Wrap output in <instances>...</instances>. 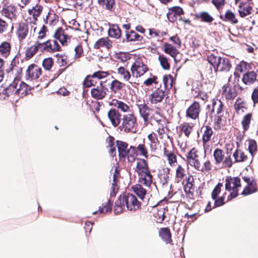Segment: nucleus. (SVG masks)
Wrapping results in <instances>:
<instances>
[{"mask_svg":"<svg viewBox=\"0 0 258 258\" xmlns=\"http://www.w3.org/2000/svg\"><path fill=\"white\" fill-rule=\"evenodd\" d=\"M201 110V106L199 103L195 101L187 109L186 116L193 120L199 119Z\"/></svg>","mask_w":258,"mask_h":258,"instance_id":"nucleus-10","label":"nucleus"},{"mask_svg":"<svg viewBox=\"0 0 258 258\" xmlns=\"http://www.w3.org/2000/svg\"><path fill=\"white\" fill-rule=\"evenodd\" d=\"M225 189L231 191L227 197V201L238 196V187L241 186L240 179L237 177H228L225 179Z\"/></svg>","mask_w":258,"mask_h":258,"instance_id":"nucleus-3","label":"nucleus"},{"mask_svg":"<svg viewBox=\"0 0 258 258\" xmlns=\"http://www.w3.org/2000/svg\"><path fill=\"white\" fill-rule=\"evenodd\" d=\"M223 104L220 100H215L213 99L212 100V111L214 112L216 111L217 114H220L223 109Z\"/></svg>","mask_w":258,"mask_h":258,"instance_id":"nucleus-38","label":"nucleus"},{"mask_svg":"<svg viewBox=\"0 0 258 258\" xmlns=\"http://www.w3.org/2000/svg\"><path fill=\"white\" fill-rule=\"evenodd\" d=\"M103 82H98L99 85L91 90V94L94 98L101 99L106 95L107 89L103 86Z\"/></svg>","mask_w":258,"mask_h":258,"instance_id":"nucleus-12","label":"nucleus"},{"mask_svg":"<svg viewBox=\"0 0 258 258\" xmlns=\"http://www.w3.org/2000/svg\"><path fill=\"white\" fill-rule=\"evenodd\" d=\"M196 169L203 172L210 171L211 169V165L210 161H206L203 166L200 163V167L198 166V168H196Z\"/></svg>","mask_w":258,"mask_h":258,"instance_id":"nucleus-58","label":"nucleus"},{"mask_svg":"<svg viewBox=\"0 0 258 258\" xmlns=\"http://www.w3.org/2000/svg\"><path fill=\"white\" fill-rule=\"evenodd\" d=\"M116 174H114L113 175V182L112 183L111 189L110 193L111 197L115 196L118 191V187L116 184Z\"/></svg>","mask_w":258,"mask_h":258,"instance_id":"nucleus-57","label":"nucleus"},{"mask_svg":"<svg viewBox=\"0 0 258 258\" xmlns=\"http://www.w3.org/2000/svg\"><path fill=\"white\" fill-rule=\"evenodd\" d=\"M221 57L216 56L213 54H209L208 56V61L211 65L213 66L214 70H216V68L217 67Z\"/></svg>","mask_w":258,"mask_h":258,"instance_id":"nucleus-49","label":"nucleus"},{"mask_svg":"<svg viewBox=\"0 0 258 258\" xmlns=\"http://www.w3.org/2000/svg\"><path fill=\"white\" fill-rule=\"evenodd\" d=\"M99 4L103 8L111 11L114 5V0H98Z\"/></svg>","mask_w":258,"mask_h":258,"instance_id":"nucleus-42","label":"nucleus"},{"mask_svg":"<svg viewBox=\"0 0 258 258\" xmlns=\"http://www.w3.org/2000/svg\"><path fill=\"white\" fill-rule=\"evenodd\" d=\"M242 81L247 85L252 84L256 81H258V72L250 71L246 73L243 76Z\"/></svg>","mask_w":258,"mask_h":258,"instance_id":"nucleus-18","label":"nucleus"},{"mask_svg":"<svg viewBox=\"0 0 258 258\" xmlns=\"http://www.w3.org/2000/svg\"><path fill=\"white\" fill-rule=\"evenodd\" d=\"M116 144L120 159H124L127 157L129 162H133L135 161L137 156L135 147L131 146L130 148L127 149V144L120 141H117Z\"/></svg>","mask_w":258,"mask_h":258,"instance_id":"nucleus-2","label":"nucleus"},{"mask_svg":"<svg viewBox=\"0 0 258 258\" xmlns=\"http://www.w3.org/2000/svg\"><path fill=\"white\" fill-rule=\"evenodd\" d=\"M115 57L118 61L122 62H126L127 60L130 59V54L128 53L120 52L116 53L115 55Z\"/></svg>","mask_w":258,"mask_h":258,"instance_id":"nucleus-51","label":"nucleus"},{"mask_svg":"<svg viewBox=\"0 0 258 258\" xmlns=\"http://www.w3.org/2000/svg\"><path fill=\"white\" fill-rule=\"evenodd\" d=\"M165 96L164 90L162 88H158L150 95L149 99L151 104H157L162 102Z\"/></svg>","mask_w":258,"mask_h":258,"instance_id":"nucleus-11","label":"nucleus"},{"mask_svg":"<svg viewBox=\"0 0 258 258\" xmlns=\"http://www.w3.org/2000/svg\"><path fill=\"white\" fill-rule=\"evenodd\" d=\"M108 35L112 38L118 39L121 36V30L117 25H112L109 27Z\"/></svg>","mask_w":258,"mask_h":258,"instance_id":"nucleus-32","label":"nucleus"},{"mask_svg":"<svg viewBox=\"0 0 258 258\" xmlns=\"http://www.w3.org/2000/svg\"><path fill=\"white\" fill-rule=\"evenodd\" d=\"M43 10V7L39 5H36L32 9L28 10L29 14L33 16V19L36 21L37 17H39Z\"/></svg>","mask_w":258,"mask_h":258,"instance_id":"nucleus-33","label":"nucleus"},{"mask_svg":"<svg viewBox=\"0 0 258 258\" xmlns=\"http://www.w3.org/2000/svg\"><path fill=\"white\" fill-rule=\"evenodd\" d=\"M131 71L134 79L143 76L148 71V68L142 61L137 60L131 66Z\"/></svg>","mask_w":258,"mask_h":258,"instance_id":"nucleus-5","label":"nucleus"},{"mask_svg":"<svg viewBox=\"0 0 258 258\" xmlns=\"http://www.w3.org/2000/svg\"><path fill=\"white\" fill-rule=\"evenodd\" d=\"M164 51L171 57L175 58L178 53V50L171 44L166 43L164 45Z\"/></svg>","mask_w":258,"mask_h":258,"instance_id":"nucleus-34","label":"nucleus"},{"mask_svg":"<svg viewBox=\"0 0 258 258\" xmlns=\"http://www.w3.org/2000/svg\"><path fill=\"white\" fill-rule=\"evenodd\" d=\"M112 203L110 200H108L107 203L104 205L103 207H99L98 211H95L93 213V214L99 212L100 214H105L108 211H110L112 209Z\"/></svg>","mask_w":258,"mask_h":258,"instance_id":"nucleus-43","label":"nucleus"},{"mask_svg":"<svg viewBox=\"0 0 258 258\" xmlns=\"http://www.w3.org/2000/svg\"><path fill=\"white\" fill-rule=\"evenodd\" d=\"M187 161L189 164L195 169L200 167V155L199 151L195 148H192L188 153L186 156Z\"/></svg>","mask_w":258,"mask_h":258,"instance_id":"nucleus-9","label":"nucleus"},{"mask_svg":"<svg viewBox=\"0 0 258 258\" xmlns=\"http://www.w3.org/2000/svg\"><path fill=\"white\" fill-rule=\"evenodd\" d=\"M158 60L160 62V63L162 67V68L164 70H169L170 68V64L168 61V59L163 55H159L158 57Z\"/></svg>","mask_w":258,"mask_h":258,"instance_id":"nucleus-54","label":"nucleus"},{"mask_svg":"<svg viewBox=\"0 0 258 258\" xmlns=\"http://www.w3.org/2000/svg\"><path fill=\"white\" fill-rule=\"evenodd\" d=\"M11 46L7 41H3L0 44V57L7 58L11 54Z\"/></svg>","mask_w":258,"mask_h":258,"instance_id":"nucleus-23","label":"nucleus"},{"mask_svg":"<svg viewBox=\"0 0 258 258\" xmlns=\"http://www.w3.org/2000/svg\"><path fill=\"white\" fill-rule=\"evenodd\" d=\"M251 9V7L247 5L240 4L239 6L238 12L241 17H244L250 14Z\"/></svg>","mask_w":258,"mask_h":258,"instance_id":"nucleus-39","label":"nucleus"},{"mask_svg":"<svg viewBox=\"0 0 258 258\" xmlns=\"http://www.w3.org/2000/svg\"><path fill=\"white\" fill-rule=\"evenodd\" d=\"M132 189L141 199L143 200L147 193L146 189L144 188L142 184H137L132 187Z\"/></svg>","mask_w":258,"mask_h":258,"instance_id":"nucleus-31","label":"nucleus"},{"mask_svg":"<svg viewBox=\"0 0 258 258\" xmlns=\"http://www.w3.org/2000/svg\"><path fill=\"white\" fill-rule=\"evenodd\" d=\"M48 30L47 27L43 25L38 33V36L36 41H38L40 42H43V39L46 37V33Z\"/></svg>","mask_w":258,"mask_h":258,"instance_id":"nucleus-52","label":"nucleus"},{"mask_svg":"<svg viewBox=\"0 0 258 258\" xmlns=\"http://www.w3.org/2000/svg\"><path fill=\"white\" fill-rule=\"evenodd\" d=\"M93 75L96 78L98 82H103L100 80L101 79H104L107 76V73L106 72L98 71L94 73Z\"/></svg>","mask_w":258,"mask_h":258,"instance_id":"nucleus-64","label":"nucleus"},{"mask_svg":"<svg viewBox=\"0 0 258 258\" xmlns=\"http://www.w3.org/2000/svg\"><path fill=\"white\" fill-rule=\"evenodd\" d=\"M136 171L138 175L150 172L147 163L145 159H137Z\"/></svg>","mask_w":258,"mask_h":258,"instance_id":"nucleus-21","label":"nucleus"},{"mask_svg":"<svg viewBox=\"0 0 258 258\" xmlns=\"http://www.w3.org/2000/svg\"><path fill=\"white\" fill-rule=\"evenodd\" d=\"M137 124V118L134 114H128L123 116L121 125L119 126L120 130L125 132L132 131Z\"/></svg>","mask_w":258,"mask_h":258,"instance_id":"nucleus-4","label":"nucleus"},{"mask_svg":"<svg viewBox=\"0 0 258 258\" xmlns=\"http://www.w3.org/2000/svg\"><path fill=\"white\" fill-rule=\"evenodd\" d=\"M122 87V83L120 81L115 80L111 84L110 89L112 91L116 93L118 92Z\"/></svg>","mask_w":258,"mask_h":258,"instance_id":"nucleus-56","label":"nucleus"},{"mask_svg":"<svg viewBox=\"0 0 258 258\" xmlns=\"http://www.w3.org/2000/svg\"><path fill=\"white\" fill-rule=\"evenodd\" d=\"M19 83V79H15L14 81L7 87L4 90L3 93L7 96H15L17 97V90Z\"/></svg>","mask_w":258,"mask_h":258,"instance_id":"nucleus-19","label":"nucleus"},{"mask_svg":"<svg viewBox=\"0 0 258 258\" xmlns=\"http://www.w3.org/2000/svg\"><path fill=\"white\" fill-rule=\"evenodd\" d=\"M137 149L138 151L140 152V155L141 156H144L146 158L148 157L147 150L146 148V147H145L144 144H139L137 146Z\"/></svg>","mask_w":258,"mask_h":258,"instance_id":"nucleus-63","label":"nucleus"},{"mask_svg":"<svg viewBox=\"0 0 258 258\" xmlns=\"http://www.w3.org/2000/svg\"><path fill=\"white\" fill-rule=\"evenodd\" d=\"M159 235L166 243L171 242V233L169 229L167 228H161L159 231Z\"/></svg>","mask_w":258,"mask_h":258,"instance_id":"nucleus-36","label":"nucleus"},{"mask_svg":"<svg viewBox=\"0 0 258 258\" xmlns=\"http://www.w3.org/2000/svg\"><path fill=\"white\" fill-rule=\"evenodd\" d=\"M199 18L201 19V21L208 23H211L214 21L213 17L207 12H202L200 13Z\"/></svg>","mask_w":258,"mask_h":258,"instance_id":"nucleus-45","label":"nucleus"},{"mask_svg":"<svg viewBox=\"0 0 258 258\" xmlns=\"http://www.w3.org/2000/svg\"><path fill=\"white\" fill-rule=\"evenodd\" d=\"M53 64V60L51 57H48L43 59L42 66L46 71H50Z\"/></svg>","mask_w":258,"mask_h":258,"instance_id":"nucleus-55","label":"nucleus"},{"mask_svg":"<svg viewBox=\"0 0 258 258\" xmlns=\"http://www.w3.org/2000/svg\"><path fill=\"white\" fill-rule=\"evenodd\" d=\"M141 206V203L136 197L132 194H123L120 195L115 203L114 212L119 214L125 207L130 211H136Z\"/></svg>","mask_w":258,"mask_h":258,"instance_id":"nucleus-1","label":"nucleus"},{"mask_svg":"<svg viewBox=\"0 0 258 258\" xmlns=\"http://www.w3.org/2000/svg\"><path fill=\"white\" fill-rule=\"evenodd\" d=\"M127 41H141L143 37L134 31H131L126 33Z\"/></svg>","mask_w":258,"mask_h":258,"instance_id":"nucleus-35","label":"nucleus"},{"mask_svg":"<svg viewBox=\"0 0 258 258\" xmlns=\"http://www.w3.org/2000/svg\"><path fill=\"white\" fill-rule=\"evenodd\" d=\"M248 67V64L247 62L244 61H241L236 66L235 70L237 72L243 73L247 70Z\"/></svg>","mask_w":258,"mask_h":258,"instance_id":"nucleus-59","label":"nucleus"},{"mask_svg":"<svg viewBox=\"0 0 258 258\" xmlns=\"http://www.w3.org/2000/svg\"><path fill=\"white\" fill-rule=\"evenodd\" d=\"M163 82L164 85L165 89L169 90L173 85V78L170 75H165L163 78Z\"/></svg>","mask_w":258,"mask_h":258,"instance_id":"nucleus-44","label":"nucleus"},{"mask_svg":"<svg viewBox=\"0 0 258 258\" xmlns=\"http://www.w3.org/2000/svg\"><path fill=\"white\" fill-rule=\"evenodd\" d=\"M109 105L116 107L123 112H130L131 108L130 106L121 101L117 99H112L109 103Z\"/></svg>","mask_w":258,"mask_h":258,"instance_id":"nucleus-20","label":"nucleus"},{"mask_svg":"<svg viewBox=\"0 0 258 258\" xmlns=\"http://www.w3.org/2000/svg\"><path fill=\"white\" fill-rule=\"evenodd\" d=\"M39 50L41 52L40 42L38 41H36L33 45L27 49L26 51V56L27 57L31 58Z\"/></svg>","mask_w":258,"mask_h":258,"instance_id":"nucleus-25","label":"nucleus"},{"mask_svg":"<svg viewBox=\"0 0 258 258\" xmlns=\"http://www.w3.org/2000/svg\"><path fill=\"white\" fill-rule=\"evenodd\" d=\"M185 175V170L180 165H179L176 170V179L178 182L181 180Z\"/></svg>","mask_w":258,"mask_h":258,"instance_id":"nucleus-53","label":"nucleus"},{"mask_svg":"<svg viewBox=\"0 0 258 258\" xmlns=\"http://www.w3.org/2000/svg\"><path fill=\"white\" fill-rule=\"evenodd\" d=\"M18 84V87L16 90L17 91V97H23L26 96L29 91L28 85L19 80Z\"/></svg>","mask_w":258,"mask_h":258,"instance_id":"nucleus-26","label":"nucleus"},{"mask_svg":"<svg viewBox=\"0 0 258 258\" xmlns=\"http://www.w3.org/2000/svg\"><path fill=\"white\" fill-rule=\"evenodd\" d=\"M235 162H243L247 160L248 157L241 150L236 149L233 154Z\"/></svg>","mask_w":258,"mask_h":258,"instance_id":"nucleus-29","label":"nucleus"},{"mask_svg":"<svg viewBox=\"0 0 258 258\" xmlns=\"http://www.w3.org/2000/svg\"><path fill=\"white\" fill-rule=\"evenodd\" d=\"M164 155L167 157L168 163L171 166H174L177 162L176 156L173 153L165 151Z\"/></svg>","mask_w":258,"mask_h":258,"instance_id":"nucleus-41","label":"nucleus"},{"mask_svg":"<svg viewBox=\"0 0 258 258\" xmlns=\"http://www.w3.org/2000/svg\"><path fill=\"white\" fill-rule=\"evenodd\" d=\"M107 116L112 125L114 127L118 126L120 123L121 114L116 109H111L108 111Z\"/></svg>","mask_w":258,"mask_h":258,"instance_id":"nucleus-14","label":"nucleus"},{"mask_svg":"<svg viewBox=\"0 0 258 258\" xmlns=\"http://www.w3.org/2000/svg\"><path fill=\"white\" fill-rule=\"evenodd\" d=\"M42 74L41 69L35 64H31L28 66L26 71V78L27 80H35L39 78Z\"/></svg>","mask_w":258,"mask_h":258,"instance_id":"nucleus-7","label":"nucleus"},{"mask_svg":"<svg viewBox=\"0 0 258 258\" xmlns=\"http://www.w3.org/2000/svg\"><path fill=\"white\" fill-rule=\"evenodd\" d=\"M165 171V174H161L160 176V181L162 185H165L168 183L169 179L168 173L169 172V169L167 168Z\"/></svg>","mask_w":258,"mask_h":258,"instance_id":"nucleus-62","label":"nucleus"},{"mask_svg":"<svg viewBox=\"0 0 258 258\" xmlns=\"http://www.w3.org/2000/svg\"><path fill=\"white\" fill-rule=\"evenodd\" d=\"M248 151L251 156V159H252L254 155L257 151V144L254 140H250L248 141Z\"/></svg>","mask_w":258,"mask_h":258,"instance_id":"nucleus-47","label":"nucleus"},{"mask_svg":"<svg viewBox=\"0 0 258 258\" xmlns=\"http://www.w3.org/2000/svg\"><path fill=\"white\" fill-rule=\"evenodd\" d=\"M139 175V181L140 184H143L146 187H150L152 182V175L150 171L142 173Z\"/></svg>","mask_w":258,"mask_h":258,"instance_id":"nucleus-22","label":"nucleus"},{"mask_svg":"<svg viewBox=\"0 0 258 258\" xmlns=\"http://www.w3.org/2000/svg\"><path fill=\"white\" fill-rule=\"evenodd\" d=\"M29 32V26L25 23H21L17 28L16 34L19 40L22 41L27 36Z\"/></svg>","mask_w":258,"mask_h":258,"instance_id":"nucleus-17","label":"nucleus"},{"mask_svg":"<svg viewBox=\"0 0 258 258\" xmlns=\"http://www.w3.org/2000/svg\"><path fill=\"white\" fill-rule=\"evenodd\" d=\"M222 95L227 100L234 99L237 96V91L234 86L224 85L222 87Z\"/></svg>","mask_w":258,"mask_h":258,"instance_id":"nucleus-16","label":"nucleus"},{"mask_svg":"<svg viewBox=\"0 0 258 258\" xmlns=\"http://www.w3.org/2000/svg\"><path fill=\"white\" fill-rule=\"evenodd\" d=\"M111 42L108 38H101L97 40L94 45V47L95 49L104 48L108 49L111 48Z\"/></svg>","mask_w":258,"mask_h":258,"instance_id":"nucleus-24","label":"nucleus"},{"mask_svg":"<svg viewBox=\"0 0 258 258\" xmlns=\"http://www.w3.org/2000/svg\"><path fill=\"white\" fill-rule=\"evenodd\" d=\"M15 11V8L14 6L10 5L4 7L2 10V13L6 17L13 20L15 18V15L14 14Z\"/></svg>","mask_w":258,"mask_h":258,"instance_id":"nucleus-30","label":"nucleus"},{"mask_svg":"<svg viewBox=\"0 0 258 258\" xmlns=\"http://www.w3.org/2000/svg\"><path fill=\"white\" fill-rule=\"evenodd\" d=\"M231 68V64L229 58L221 57L215 71L227 72L230 71Z\"/></svg>","mask_w":258,"mask_h":258,"instance_id":"nucleus-15","label":"nucleus"},{"mask_svg":"<svg viewBox=\"0 0 258 258\" xmlns=\"http://www.w3.org/2000/svg\"><path fill=\"white\" fill-rule=\"evenodd\" d=\"M156 121L157 123V129L156 130V132H157V134L158 137L161 139L163 138V136L165 134V128L164 125L160 123V120L157 119L156 120Z\"/></svg>","mask_w":258,"mask_h":258,"instance_id":"nucleus-48","label":"nucleus"},{"mask_svg":"<svg viewBox=\"0 0 258 258\" xmlns=\"http://www.w3.org/2000/svg\"><path fill=\"white\" fill-rule=\"evenodd\" d=\"M220 18L222 19L224 21H230L233 24L238 23V20L235 18V14L230 10H228L226 12L224 19H223L222 16H220Z\"/></svg>","mask_w":258,"mask_h":258,"instance_id":"nucleus-40","label":"nucleus"},{"mask_svg":"<svg viewBox=\"0 0 258 258\" xmlns=\"http://www.w3.org/2000/svg\"><path fill=\"white\" fill-rule=\"evenodd\" d=\"M213 156L215 161V164H220L223 161L224 158V152L220 149L216 148L214 151Z\"/></svg>","mask_w":258,"mask_h":258,"instance_id":"nucleus-37","label":"nucleus"},{"mask_svg":"<svg viewBox=\"0 0 258 258\" xmlns=\"http://www.w3.org/2000/svg\"><path fill=\"white\" fill-rule=\"evenodd\" d=\"M251 114L248 113L244 116L242 121L241 124L244 131H247L249 127V124L250 123L251 119Z\"/></svg>","mask_w":258,"mask_h":258,"instance_id":"nucleus-46","label":"nucleus"},{"mask_svg":"<svg viewBox=\"0 0 258 258\" xmlns=\"http://www.w3.org/2000/svg\"><path fill=\"white\" fill-rule=\"evenodd\" d=\"M117 73L119 78L121 80L125 82H128L131 85L135 83L134 81V79L133 78L132 75L125 68L122 67H119L117 69Z\"/></svg>","mask_w":258,"mask_h":258,"instance_id":"nucleus-13","label":"nucleus"},{"mask_svg":"<svg viewBox=\"0 0 258 258\" xmlns=\"http://www.w3.org/2000/svg\"><path fill=\"white\" fill-rule=\"evenodd\" d=\"M40 46L41 52L53 53L60 49V46L58 42L54 39H48L43 42H40Z\"/></svg>","mask_w":258,"mask_h":258,"instance_id":"nucleus-6","label":"nucleus"},{"mask_svg":"<svg viewBox=\"0 0 258 258\" xmlns=\"http://www.w3.org/2000/svg\"><path fill=\"white\" fill-rule=\"evenodd\" d=\"M148 139L150 141V146L151 150H155L159 145L157 134L155 132H152L148 135Z\"/></svg>","mask_w":258,"mask_h":258,"instance_id":"nucleus-28","label":"nucleus"},{"mask_svg":"<svg viewBox=\"0 0 258 258\" xmlns=\"http://www.w3.org/2000/svg\"><path fill=\"white\" fill-rule=\"evenodd\" d=\"M137 108L139 110L140 116L143 118L145 123L149 122V118L152 119L151 114L153 112L152 110L145 103L136 104Z\"/></svg>","mask_w":258,"mask_h":258,"instance_id":"nucleus-8","label":"nucleus"},{"mask_svg":"<svg viewBox=\"0 0 258 258\" xmlns=\"http://www.w3.org/2000/svg\"><path fill=\"white\" fill-rule=\"evenodd\" d=\"M202 130L203 131L202 141L205 144L211 140L213 132L212 128L208 125L203 126Z\"/></svg>","mask_w":258,"mask_h":258,"instance_id":"nucleus-27","label":"nucleus"},{"mask_svg":"<svg viewBox=\"0 0 258 258\" xmlns=\"http://www.w3.org/2000/svg\"><path fill=\"white\" fill-rule=\"evenodd\" d=\"M181 130L185 135L188 137L192 131V126L188 122H184L180 125Z\"/></svg>","mask_w":258,"mask_h":258,"instance_id":"nucleus-50","label":"nucleus"},{"mask_svg":"<svg viewBox=\"0 0 258 258\" xmlns=\"http://www.w3.org/2000/svg\"><path fill=\"white\" fill-rule=\"evenodd\" d=\"M114 141V138H113L112 137H109L108 146L110 148L109 153H110V154L112 156H114L116 153L115 147L113 143Z\"/></svg>","mask_w":258,"mask_h":258,"instance_id":"nucleus-60","label":"nucleus"},{"mask_svg":"<svg viewBox=\"0 0 258 258\" xmlns=\"http://www.w3.org/2000/svg\"><path fill=\"white\" fill-rule=\"evenodd\" d=\"M222 186L223 184L221 183H218V184L216 185L212 192V199H215L218 197L219 194L221 192Z\"/></svg>","mask_w":258,"mask_h":258,"instance_id":"nucleus-61","label":"nucleus"}]
</instances>
